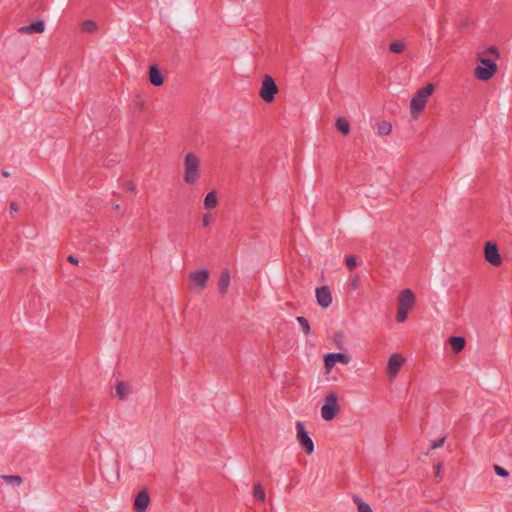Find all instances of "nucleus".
Instances as JSON below:
<instances>
[{
  "mask_svg": "<svg viewBox=\"0 0 512 512\" xmlns=\"http://www.w3.org/2000/svg\"><path fill=\"white\" fill-rule=\"evenodd\" d=\"M218 198L215 191L209 192L204 200V207L206 209H213L217 206Z\"/></svg>",
  "mask_w": 512,
  "mask_h": 512,
  "instance_id": "aec40b11",
  "label": "nucleus"
},
{
  "mask_svg": "<svg viewBox=\"0 0 512 512\" xmlns=\"http://www.w3.org/2000/svg\"><path fill=\"white\" fill-rule=\"evenodd\" d=\"M212 221V216L210 214H204L202 218V224L204 227H208Z\"/></svg>",
  "mask_w": 512,
  "mask_h": 512,
  "instance_id": "2f4dec72",
  "label": "nucleus"
},
{
  "mask_svg": "<svg viewBox=\"0 0 512 512\" xmlns=\"http://www.w3.org/2000/svg\"><path fill=\"white\" fill-rule=\"evenodd\" d=\"M392 132V124L388 121L377 123V133L380 136H388Z\"/></svg>",
  "mask_w": 512,
  "mask_h": 512,
  "instance_id": "6ab92c4d",
  "label": "nucleus"
},
{
  "mask_svg": "<svg viewBox=\"0 0 512 512\" xmlns=\"http://www.w3.org/2000/svg\"><path fill=\"white\" fill-rule=\"evenodd\" d=\"M116 394L120 399H125L130 394V387L123 382H118L116 385Z\"/></svg>",
  "mask_w": 512,
  "mask_h": 512,
  "instance_id": "4be33fe9",
  "label": "nucleus"
},
{
  "mask_svg": "<svg viewBox=\"0 0 512 512\" xmlns=\"http://www.w3.org/2000/svg\"><path fill=\"white\" fill-rule=\"evenodd\" d=\"M115 209H120V205L119 204H115Z\"/></svg>",
  "mask_w": 512,
  "mask_h": 512,
  "instance_id": "ea45409f",
  "label": "nucleus"
},
{
  "mask_svg": "<svg viewBox=\"0 0 512 512\" xmlns=\"http://www.w3.org/2000/svg\"><path fill=\"white\" fill-rule=\"evenodd\" d=\"M253 497L260 501V502H264L265 501V491L263 489V487L260 485V484H255L254 487H253Z\"/></svg>",
  "mask_w": 512,
  "mask_h": 512,
  "instance_id": "393cba45",
  "label": "nucleus"
},
{
  "mask_svg": "<svg viewBox=\"0 0 512 512\" xmlns=\"http://www.w3.org/2000/svg\"><path fill=\"white\" fill-rule=\"evenodd\" d=\"M405 363V358L398 353H393L387 363V372L390 380H393L401 367Z\"/></svg>",
  "mask_w": 512,
  "mask_h": 512,
  "instance_id": "6e6552de",
  "label": "nucleus"
},
{
  "mask_svg": "<svg viewBox=\"0 0 512 512\" xmlns=\"http://www.w3.org/2000/svg\"><path fill=\"white\" fill-rule=\"evenodd\" d=\"M353 501L357 505L358 512H373L370 505L364 502L360 497L354 496Z\"/></svg>",
  "mask_w": 512,
  "mask_h": 512,
  "instance_id": "5701e85b",
  "label": "nucleus"
},
{
  "mask_svg": "<svg viewBox=\"0 0 512 512\" xmlns=\"http://www.w3.org/2000/svg\"><path fill=\"white\" fill-rule=\"evenodd\" d=\"M484 258L492 266L498 267L502 264V257L498 246L494 241H488L484 245Z\"/></svg>",
  "mask_w": 512,
  "mask_h": 512,
  "instance_id": "423d86ee",
  "label": "nucleus"
},
{
  "mask_svg": "<svg viewBox=\"0 0 512 512\" xmlns=\"http://www.w3.org/2000/svg\"><path fill=\"white\" fill-rule=\"evenodd\" d=\"M449 344L455 353H459L465 347L466 341L463 337L453 336L449 339Z\"/></svg>",
  "mask_w": 512,
  "mask_h": 512,
  "instance_id": "a211bd4d",
  "label": "nucleus"
},
{
  "mask_svg": "<svg viewBox=\"0 0 512 512\" xmlns=\"http://www.w3.org/2000/svg\"><path fill=\"white\" fill-rule=\"evenodd\" d=\"M345 263L350 270H353L357 266V260L352 255H348L345 257Z\"/></svg>",
  "mask_w": 512,
  "mask_h": 512,
  "instance_id": "c85d7f7f",
  "label": "nucleus"
},
{
  "mask_svg": "<svg viewBox=\"0 0 512 512\" xmlns=\"http://www.w3.org/2000/svg\"><path fill=\"white\" fill-rule=\"evenodd\" d=\"M339 396L336 392L331 391L324 397V404L321 407V417L326 421H332L341 411L338 403Z\"/></svg>",
  "mask_w": 512,
  "mask_h": 512,
  "instance_id": "f03ea898",
  "label": "nucleus"
},
{
  "mask_svg": "<svg viewBox=\"0 0 512 512\" xmlns=\"http://www.w3.org/2000/svg\"><path fill=\"white\" fill-rule=\"evenodd\" d=\"M317 303L322 308H327L332 303V294L327 286H322L316 289Z\"/></svg>",
  "mask_w": 512,
  "mask_h": 512,
  "instance_id": "9d476101",
  "label": "nucleus"
},
{
  "mask_svg": "<svg viewBox=\"0 0 512 512\" xmlns=\"http://www.w3.org/2000/svg\"><path fill=\"white\" fill-rule=\"evenodd\" d=\"M337 362L347 365L350 362V357L343 353H330L325 355L324 364L326 373H330Z\"/></svg>",
  "mask_w": 512,
  "mask_h": 512,
  "instance_id": "1a4fd4ad",
  "label": "nucleus"
},
{
  "mask_svg": "<svg viewBox=\"0 0 512 512\" xmlns=\"http://www.w3.org/2000/svg\"><path fill=\"white\" fill-rule=\"evenodd\" d=\"M297 322L301 325L303 332L307 335L310 333V324L308 320L303 316H298L296 318Z\"/></svg>",
  "mask_w": 512,
  "mask_h": 512,
  "instance_id": "cd10ccee",
  "label": "nucleus"
},
{
  "mask_svg": "<svg viewBox=\"0 0 512 512\" xmlns=\"http://www.w3.org/2000/svg\"><path fill=\"white\" fill-rule=\"evenodd\" d=\"M435 85L432 83L426 84L415 92L411 98L409 111L413 119H417L424 111L429 97L434 93Z\"/></svg>",
  "mask_w": 512,
  "mask_h": 512,
  "instance_id": "f257e3e1",
  "label": "nucleus"
},
{
  "mask_svg": "<svg viewBox=\"0 0 512 512\" xmlns=\"http://www.w3.org/2000/svg\"><path fill=\"white\" fill-rule=\"evenodd\" d=\"M2 175H3L4 177H9V176H10V174H9V172H8V171H3V172H2Z\"/></svg>",
  "mask_w": 512,
  "mask_h": 512,
  "instance_id": "58836bf2",
  "label": "nucleus"
},
{
  "mask_svg": "<svg viewBox=\"0 0 512 512\" xmlns=\"http://www.w3.org/2000/svg\"><path fill=\"white\" fill-rule=\"evenodd\" d=\"M441 469H442V463L441 462H438L435 466H434V471H435V474L436 476H440L441 474Z\"/></svg>",
  "mask_w": 512,
  "mask_h": 512,
  "instance_id": "473e14b6",
  "label": "nucleus"
},
{
  "mask_svg": "<svg viewBox=\"0 0 512 512\" xmlns=\"http://www.w3.org/2000/svg\"><path fill=\"white\" fill-rule=\"evenodd\" d=\"M498 66H476L474 76L480 81H488L497 72Z\"/></svg>",
  "mask_w": 512,
  "mask_h": 512,
  "instance_id": "f8f14e48",
  "label": "nucleus"
},
{
  "mask_svg": "<svg viewBox=\"0 0 512 512\" xmlns=\"http://www.w3.org/2000/svg\"><path fill=\"white\" fill-rule=\"evenodd\" d=\"M405 43L403 41H395L390 44L389 50L395 54H401L405 51Z\"/></svg>",
  "mask_w": 512,
  "mask_h": 512,
  "instance_id": "a878e982",
  "label": "nucleus"
},
{
  "mask_svg": "<svg viewBox=\"0 0 512 512\" xmlns=\"http://www.w3.org/2000/svg\"><path fill=\"white\" fill-rule=\"evenodd\" d=\"M150 504V496L146 490L140 491L134 500V511L145 512Z\"/></svg>",
  "mask_w": 512,
  "mask_h": 512,
  "instance_id": "9b49d317",
  "label": "nucleus"
},
{
  "mask_svg": "<svg viewBox=\"0 0 512 512\" xmlns=\"http://www.w3.org/2000/svg\"><path fill=\"white\" fill-rule=\"evenodd\" d=\"M230 284V273L228 270L222 271L219 280L218 287L221 293H226Z\"/></svg>",
  "mask_w": 512,
  "mask_h": 512,
  "instance_id": "dca6fc26",
  "label": "nucleus"
},
{
  "mask_svg": "<svg viewBox=\"0 0 512 512\" xmlns=\"http://www.w3.org/2000/svg\"><path fill=\"white\" fill-rule=\"evenodd\" d=\"M295 426L297 430L296 438L299 445L308 455H311L314 452V443L311 437L308 435L304 424L301 421H297Z\"/></svg>",
  "mask_w": 512,
  "mask_h": 512,
  "instance_id": "39448f33",
  "label": "nucleus"
},
{
  "mask_svg": "<svg viewBox=\"0 0 512 512\" xmlns=\"http://www.w3.org/2000/svg\"><path fill=\"white\" fill-rule=\"evenodd\" d=\"M445 441H446V437L443 436L439 440L432 441L430 447H431V449L440 448V447H442L444 445Z\"/></svg>",
  "mask_w": 512,
  "mask_h": 512,
  "instance_id": "7c9ffc66",
  "label": "nucleus"
},
{
  "mask_svg": "<svg viewBox=\"0 0 512 512\" xmlns=\"http://www.w3.org/2000/svg\"><path fill=\"white\" fill-rule=\"evenodd\" d=\"M209 273L206 269L194 272V293L200 292L205 288Z\"/></svg>",
  "mask_w": 512,
  "mask_h": 512,
  "instance_id": "ddd939ff",
  "label": "nucleus"
},
{
  "mask_svg": "<svg viewBox=\"0 0 512 512\" xmlns=\"http://www.w3.org/2000/svg\"><path fill=\"white\" fill-rule=\"evenodd\" d=\"M10 210H11V212H15V213H16V212H18V211H19V206H18V204H17V203H15V202H12V203L10 204Z\"/></svg>",
  "mask_w": 512,
  "mask_h": 512,
  "instance_id": "c9c22d12",
  "label": "nucleus"
},
{
  "mask_svg": "<svg viewBox=\"0 0 512 512\" xmlns=\"http://www.w3.org/2000/svg\"><path fill=\"white\" fill-rule=\"evenodd\" d=\"M478 64H495L497 61H506L495 47H490L477 53Z\"/></svg>",
  "mask_w": 512,
  "mask_h": 512,
  "instance_id": "0eeeda50",
  "label": "nucleus"
},
{
  "mask_svg": "<svg viewBox=\"0 0 512 512\" xmlns=\"http://www.w3.org/2000/svg\"><path fill=\"white\" fill-rule=\"evenodd\" d=\"M96 29H97V25L92 20L85 21L82 24V28H81L82 32H85V33H93L96 31Z\"/></svg>",
  "mask_w": 512,
  "mask_h": 512,
  "instance_id": "bb28decb",
  "label": "nucleus"
},
{
  "mask_svg": "<svg viewBox=\"0 0 512 512\" xmlns=\"http://www.w3.org/2000/svg\"><path fill=\"white\" fill-rule=\"evenodd\" d=\"M278 93V87L274 79L270 75H265L262 79L261 87L259 90L260 98L271 103L275 99V95Z\"/></svg>",
  "mask_w": 512,
  "mask_h": 512,
  "instance_id": "20e7f679",
  "label": "nucleus"
},
{
  "mask_svg": "<svg viewBox=\"0 0 512 512\" xmlns=\"http://www.w3.org/2000/svg\"><path fill=\"white\" fill-rule=\"evenodd\" d=\"M149 81L154 86H161L163 84V74L158 69V66H149Z\"/></svg>",
  "mask_w": 512,
  "mask_h": 512,
  "instance_id": "2eb2a0df",
  "label": "nucleus"
},
{
  "mask_svg": "<svg viewBox=\"0 0 512 512\" xmlns=\"http://www.w3.org/2000/svg\"><path fill=\"white\" fill-rule=\"evenodd\" d=\"M184 179L188 184H192V152L185 156V175Z\"/></svg>",
  "mask_w": 512,
  "mask_h": 512,
  "instance_id": "f3484780",
  "label": "nucleus"
},
{
  "mask_svg": "<svg viewBox=\"0 0 512 512\" xmlns=\"http://www.w3.org/2000/svg\"><path fill=\"white\" fill-rule=\"evenodd\" d=\"M125 187L129 191H134L135 190V184L132 181L126 182Z\"/></svg>",
  "mask_w": 512,
  "mask_h": 512,
  "instance_id": "f704fd0d",
  "label": "nucleus"
},
{
  "mask_svg": "<svg viewBox=\"0 0 512 512\" xmlns=\"http://www.w3.org/2000/svg\"><path fill=\"white\" fill-rule=\"evenodd\" d=\"M358 284H359V280H358V278H355V279L352 281V286H353V288H357V287H358Z\"/></svg>",
  "mask_w": 512,
  "mask_h": 512,
  "instance_id": "4c0bfd02",
  "label": "nucleus"
},
{
  "mask_svg": "<svg viewBox=\"0 0 512 512\" xmlns=\"http://www.w3.org/2000/svg\"><path fill=\"white\" fill-rule=\"evenodd\" d=\"M415 304V295L410 289L403 290L398 297V310L396 320L400 323L406 321L408 311Z\"/></svg>",
  "mask_w": 512,
  "mask_h": 512,
  "instance_id": "7ed1b4c3",
  "label": "nucleus"
},
{
  "mask_svg": "<svg viewBox=\"0 0 512 512\" xmlns=\"http://www.w3.org/2000/svg\"><path fill=\"white\" fill-rule=\"evenodd\" d=\"M67 260L72 263V264H75V265H78L79 263V260L77 257H75L74 255H69Z\"/></svg>",
  "mask_w": 512,
  "mask_h": 512,
  "instance_id": "72a5a7b5",
  "label": "nucleus"
},
{
  "mask_svg": "<svg viewBox=\"0 0 512 512\" xmlns=\"http://www.w3.org/2000/svg\"><path fill=\"white\" fill-rule=\"evenodd\" d=\"M1 478L8 484L19 486L22 484L23 480L18 475H2Z\"/></svg>",
  "mask_w": 512,
  "mask_h": 512,
  "instance_id": "b1692460",
  "label": "nucleus"
},
{
  "mask_svg": "<svg viewBox=\"0 0 512 512\" xmlns=\"http://www.w3.org/2000/svg\"><path fill=\"white\" fill-rule=\"evenodd\" d=\"M45 30V23L43 21L34 22L28 26H22L18 31L22 34H41Z\"/></svg>",
  "mask_w": 512,
  "mask_h": 512,
  "instance_id": "4468645a",
  "label": "nucleus"
},
{
  "mask_svg": "<svg viewBox=\"0 0 512 512\" xmlns=\"http://www.w3.org/2000/svg\"><path fill=\"white\" fill-rule=\"evenodd\" d=\"M494 471L498 476H501V477L509 476V472L499 465H494Z\"/></svg>",
  "mask_w": 512,
  "mask_h": 512,
  "instance_id": "c756f323",
  "label": "nucleus"
},
{
  "mask_svg": "<svg viewBox=\"0 0 512 512\" xmlns=\"http://www.w3.org/2000/svg\"><path fill=\"white\" fill-rule=\"evenodd\" d=\"M336 127L343 135H348L350 132V124L344 117H339L336 120Z\"/></svg>",
  "mask_w": 512,
  "mask_h": 512,
  "instance_id": "412c9836",
  "label": "nucleus"
},
{
  "mask_svg": "<svg viewBox=\"0 0 512 512\" xmlns=\"http://www.w3.org/2000/svg\"><path fill=\"white\" fill-rule=\"evenodd\" d=\"M193 162H194V173H195L197 170V167H198L199 160L196 157H194Z\"/></svg>",
  "mask_w": 512,
  "mask_h": 512,
  "instance_id": "e433bc0d",
  "label": "nucleus"
}]
</instances>
